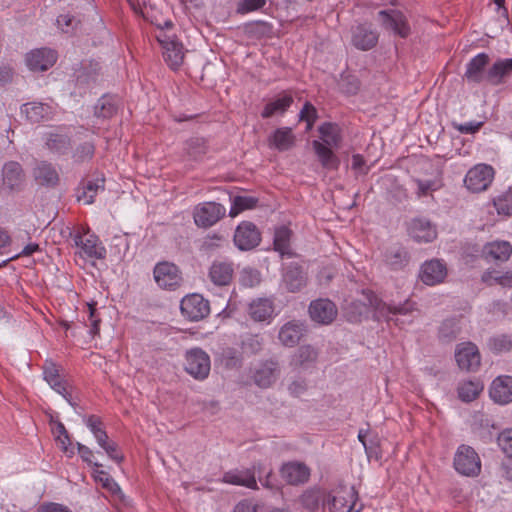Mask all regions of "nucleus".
Segmentation results:
<instances>
[{
    "label": "nucleus",
    "instance_id": "f257e3e1",
    "mask_svg": "<svg viewBox=\"0 0 512 512\" xmlns=\"http://www.w3.org/2000/svg\"><path fill=\"white\" fill-rule=\"evenodd\" d=\"M320 140H313V150L324 169L337 170L340 165V159L334 153V149H339L342 144V131L338 124L324 122L318 127Z\"/></svg>",
    "mask_w": 512,
    "mask_h": 512
},
{
    "label": "nucleus",
    "instance_id": "f03ea898",
    "mask_svg": "<svg viewBox=\"0 0 512 512\" xmlns=\"http://www.w3.org/2000/svg\"><path fill=\"white\" fill-rule=\"evenodd\" d=\"M377 18L381 27L394 36L406 39L411 35V25L401 10L394 8L380 10Z\"/></svg>",
    "mask_w": 512,
    "mask_h": 512
},
{
    "label": "nucleus",
    "instance_id": "7ed1b4c3",
    "mask_svg": "<svg viewBox=\"0 0 512 512\" xmlns=\"http://www.w3.org/2000/svg\"><path fill=\"white\" fill-rule=\"evenodd\" d=\"M358 501V492L354 486L339 485L328 491L326 507L329 512H359L354 510Z\"/></svg>",
    "mask_w": 512,
    "mask_h": 512
},
{
    "label": "nucleus",
    "instance_id": "20e7f679",
    "mask_svg": "<svg viewBox=\"0 0 512 512\" xmlns=\"http://www.w3.org/2000/svg\"><path fill=\"white\" fill-rule=\"evenodd\" d=\"M453 466L463 476L477 477L481 473V459L478 453L473 447L466 444L458 446Z\"/></svg>",
    "mask_w": 512,
    "mask_h": 512
},
{
    "label": "nucleus",
    "instance_id": "39448f33",
    "mask_svg": "<svg viewBox=\"0 0 512 512\" xmlns=\"http://www.w3.org/2000/svg\"><path fill=\"white\" fill-rule=\"evenodd\" d=\"M73 245L78 248L76 252L81 258L102 260L106 257V248L95 234L70 233Z\"/></svg>",
    "mask_w": 512,
    "mask_h": 512
},
{
    "label": "nucleus",
    "instance_id": "423d86ee",
    "mask_svg": "<svg viewBox=\"0 0 512 512\" xmlns=\"http://www.w3.org/2000/svg\"><path fill=\"white\" fill-rule=\"evenodd\" d=\"M153 276L156 284L165 290H176L182 284V272L174 263L163 261L155 265Z\"/></svg>",
    "mask_w": 512,
    "mask_h": 512
},
{
    "label": "nucleus",
    "instance_id": "0eeeda50",
    "mask_svg": "<svg viewBox=\"0 0 512 512\" xmlns=\"http://www.w3.org/2000/svg\"><path fill=\"white\" fill-rule=\"evenodd\" d=\"M494 178V169L487 164H477L468 170L464 184L466 188L473 192L479 193L485 191Z\"/></svg>",
    "mask_w": 512,
    "mask_h": 512
},
{
    "label": "nucleus",
    "instance_id": "6e6552de",
    "mask_svg": "<svg viewBox=\"0 0 512 512\" xmlns=\"http://www.w3.org/2000/svg\"><path fill=\"white\" fill-rule=\"evenodd\" d=\"M226 209L216 202L198 204L193 211L194 222L198 227L209 228L224 217Z\"/></svg>",
    "mask_w": 512,
    "mask_h": 512
},
{
    "label": "nucleus",
    "instance_id": "1a4fd4ad",
    "mask_svg": "<svg viewBox=\"0 0 512 512\" xmlns=\"http://www.w3.org/2000/svg\"><path fill=\"white\" fill-rule=\"evenodd\" d=\"M180 310L182 315L190 321H199L209 315L210 305L202 295L193 293L181 300Z\"/></svg>",
    "mask_w": 512,
    "mask_h": 512
},
{
    "label": "nucleus",
    "instance_id": "9d476101",
    "mask_svg": "<svg viewBox=\"0 0 512 512\" xmlns=\"http://www.w3.org/2000/svg\"><path fill=\"white\" fill-rule=\"evenodd\" d=\"M233 240L239 250L249 251L260 244L261 233L254 223L243 221L236 227Z\"/></svg>",
    "mask_w": 512,
    "mask_h": 512
},
{
    "label": "nucleus",
    "instance_id": "9b49d317",
    "mask_svg": "<svg viewBox=\"0 0 512 512\" xmlns=\"http://www.w3.org/2000/svg\"><path fill=\"white\" fill-rule=\"evenodd\" d=\"M211 368L209 355L200 348H193L186 353L185 369L195 379L208 377Z\"/></svg>",
    "mask_w": 512,
    "mask_h": 512
},
{
    "label": "nucleus",
    "instance_id": "f8f14e48",
    "mask_svg": "<svg viewBox=\"0 0 512 512\" xmlns=\"http://www.w3.org/2000/svg\"><path fill=\"white\" fill-rule=\"evenodd\" d=\"M490 57L487 53H479L469 60L463 79L468 84L479 85L488 83V69Z\"/></svg>",
    "mask_w": 512,
    "mask_h": 512
},
{
    "label": "nucleus",
    "instance_id": "ddd939ff",
    "mask_svg": "<svg viewBox=\"0 0 512 512\" xmlns=\"http://www.w3.org/2000/svg\"><path fill=\"white\" fill-rule=\"evenodd\" d=\"M455 359L461 370L477 371L481 365V355L478 347L468 341L456 346Z\"/></svg>",
    "mask_w": 512,
    "mask_h": 512
},
{
    "label": "nucleus",
    "instance_id": "4468645a",
    "mask_svg": "<svg viewBox=\"0 0 512 512\" xmlns=\"http://www.w3.org/2000/svg\"><path fill=\"white\" fill-rule=\"evenodd\" d=\"M420 281L427 286H435L444 282L447 277V266L443 260L431 259L425 261L418 275Z\"/></svg>",
    "mask_w": 512,
    "mask_h": 512
},
{
    "label": "nucleus",
    "instance_id": "2eb2a0df",
    "mask_svg": "<svg viewBox=\"0 0 512 512\" xmlns=\"http://www.w3.org/2000/svg\"><path fill=\"white\" fill-rule=\"evenodd\" d=\"M25 181V173L16 161H9L2 168V182L0 188L4 191L13 192L22 189Z\"/></svg>",
    "mask_w": 512,
    "mask_h": 512
},
{
    "label": "nucleus",
    "instance_id": "dca6fc26",
    "mask_svg": "<svg viewBox=\"0 0 512 512\" xmlns=\"http://www.w3.org/2000/svg\"><path fill=\"white\" fill-rule=\"evenodd\" d=\"M282 283L288 292H299L307 284V273L298 262H291L283 268Z\"/></svg>",
    "mask_w": 512,
    "mask_h": 512
},
{
    "label": "nucleus",
    "instance_id": "f3484780",
    "mask_svg": "<svg viewBox=\"0 0 512 512\" xmlns=\"http://www.w3.org/2000/svg\"><path fill=\"white\" fill-rule=\"evenodd\" d=\"M25 61L31 71L43 72L56 63L57 53L49 48L34 49L26 54Z\"/></svg>",
    "mask_w": 512,
    "mask_h": 512
},
{
    "label": "nucleus",
    "instance_id": "a211bd4d",
    "mask_svg": "<svg viewBox=\"0 0 512 512\" xmlns=\"http://www.w3.org/2000/svg\"><path fill=\"white\" fill-rule=\"evenodd\" d=\"M378 39V32L368 24H358L351 29V43L358 50H371L377 45Z\"/></svg>",
    "mask_w": 512,
    "mask_h": 512
},
{
    "label": "nucleus",
    "instance_id": "6ab92c4d",
    "mask_svg": "<svg viewBox=\"0 0 512 512\" xmlns=\"http://www.w3.org/2000/svg\"><path fill=\"white\" fill-rule=\"evenodd\" d=\"M309 314L313 321L328 325L335 320L338 310L331 300L320 298L310 303Z\"/></svg>",
    "mask_w": 512,
    "mask_h": 512
},
{
    "label": "nucleus",
    "instance_id": "aec40b11",
    "mask_svg": "<svg viewBox=\"0 0 512 512\" xmlns=\"http://www.w3.org/2000/svg\"><path fill=\"white\" fill-rule=\"evenodd\" d=\"M280 374L279 363L269 359L261 362L254 370L253 381L260 388H269Z\"/></svg>",
    "mask_w": 512,
    "mask_h": 512
},
{
    "label": "nucleus",
    "instance_id": "412c9836",
    "mask_svg": "<svg viewBox=\"0 0 512 512\" xmlns=\"http://www.w3.org/2000/svg\"><path fill=\"white\" fill-rule=\"evenodd\" d=\"M362 294L366 302L354 301L346 309L348 320L351 322L360 321L362 315L367 313L369 307L375 310L381 309L382 301L375 293L370 290H363Z\"/></svg>",
    "mask_w": 512,
    "mask_h": 512
},
{
    "label": "nucleus",
    "instance_id": "4be33fe9",
    "mask_svg": "<svg viewBox=\"0 0 512 512\" xmlns=\"http://www.w3.org/2000/svg\"><path fill=\"white\" fill-rule=\"evenodd\" d=\"M280 475L290 485H301L309 480L310 469L304 463L291 461L281 466Z\"/></svg>",
    "mask_w": 512,
    "mask_h": 512
},
{
    "label": "nucleus",
    "instance_id": "5701e85b",
    "mask_svg": "<svg viewBox=\"0 0 512 512\" xmlns=\"http://www.w3.org/2000/svg\"><path fill=\"white\" fill-rule=\"evenodd\" d=\"M234 277L233 263L224 260H215L212 262L208 278L216 286L222 287L229 285Z\"/></svg>",
    "mask_w": 512,
    "mask_h": 512
},
{
    "label": "nucleus",
    "instance_id": "b1692460",
    "mask_svg": "<svg viewBox=\"0 0 512 512\" xmlns=\"http://www.w3.org/2000/svg\"><path fill=\"white\" fill-rule=\"evenodd\" d=\"M409 235L416 242H432L437 237L436 227L426 218L413 219L408 227Z\"/></svg>",
    "mask_w": 512,
    "mask_h": 512
},
{
    "label": "nucleus",
    "instance_id": "393cba45",
    "mask_svg": "<svg viewBox=\"0 0 512 512\" xmlns=\"http://www.w3.org/2000/svg\"><path fill=\"white\" fill-rule=\"evenodd\" d=\"M33 178L38 185L55 187L60 181L56 168L47 161L37 162L32 171Z\"/></svg>",
    "mask_w": 512,
    "mask_h": 512
},
{
    "label": "nucleus",
    "instance_id": "a878e982",
    "mask_svg": "<svg viewBox=\"0 0 512 512\" xmlns=\"http://www.w3.org/2000/svg\"><path fill=\"white\" fill-rule=\"evenodd\" d=\"M491 399L498 404H508L512 402V377L499 376L493 380L490 391Z\"/></svg>",
    "mask_w": 512,
    "mask_h": 512
},
{
    "label": "nucleus",
    "instance_id": "bb28decb",
    "mask_svg": "<svg viewBox=\"0 0 512 512\" xmlns=\"http://www.w3.org/2000/svg\"><path fill=\"white\" fill-rule=\"evenodd\" d=\"M305 334V326L297 320L285 323L279 330L278 339L286 347L296 346Z\"/></svg>",
    "mask_w": 512,
    "mask_h": 512
},
{
    "label": "nucleus",
    "instance_id": "cd10ccee",
    "mask_svg": "<svg viewBox=\"0 0 512 512\" xmlns=\"http://www.w3.org/2000/svg\"><path fill=\"white\" fill-rule=\"evenodd\" d=\"M274 310V302L271 298H257L249 304L248 314L255 322H270Z\"/></svg>",
    "mask_w": 512,
    "mask_h": 512
},
{
    "label": "nucleus",
    "instance_id": "c85d7f7f",
    "mask_svg": "<svg viewBox=\"0 0 512 512\" xmlns=\"http://www.w3.org/2000/svg\"><path fill=\"white\" fill-rule=\"evenodd\" d=\"M296 142L295 135L289 127L277 128L269 137L268 145L270 148L283 152L290 150Z\"/></svg>",
    "mask_w": 512,
    "mask_h": 512
},
{
    "label": "nucleus",
    "instance_id": "c756f323",
    "mask_svg": "<svg viewBox=\"0 0 512 512\" xmlns=\"http://www.w3.org/2000/svg\"><path fill=\"white\" fill-rule=\"evenodd\" d=\"M512 74V58H499L488 68V84L498 86Z\"/></svg>",
    "mask_w": 512,
    "mask_h": 512
},
{
    "label": "nucleus",
    "instance_id": "7c9ffc66",
    "mask_svg": "<svg viewBox=\"0 0 512 512\" xmlns=\"http://www.w3.org/2000/svg\"><path fill=\"white\" fill-rule=\"evenodd\" d=\"M222 482L231 485L244 486L250 489L257 488L254 472L250 469H235L227 471L223 474Z\"/></svg>",
    "mask_w": 512,
    "mask_h": 512
},
{
    "label": "nucleus",
    "instance_id": "2f4dec72",
    "mask_svg": "<svg viewBox=\"0 0 512 512\" xmlns=\"http://www.w3.org/2000/svg\"><path fill=\"white\" fill-rule=\"evenodd\" d=\"M292 231L286 226L276 228L273 239L274 250L277 251L281 258H292L295 256L291 248Z\"/></svg>",
    "mask_w": 512,
    "mask_h": 512
},
{
    "label": "nucleus",
    "instance_id": "473e14b6",
    "mask_svg": "<svg viewBox=\"0 0 512 512\" xmlns=\"http://www.w3.org/2000/svg\"><path fill=\"white\" fill-rule=\"evenodd\" d=\"M482 253L487 260L505 262L512 254V246L507 241H494L487 243Z\"/></svg>",
    "mask_w": 512,
    "mask_h": 512
},
{
    "label": "nucleus",
    "instance_id": "72a5a7b5",
    "mask_svg": "<svg viewBox=\"0 0 512 512\" xmlns=\"http://www.w3.org/2000/svg\"><path fill=\"white\" fill-rule=\"evenodd\" d=\"M21 112L30 122L38 123L51 117L52 107L45 103L29 102L22 105Z\"/></svg>",
    "mask_w": 512,
    "mask_h": 512
},
{
    "label": "nucleus",
    "instance_id": "f704fd0d",
    "mask_svg": "<svg viewBox=\"0 0 512 512\" xmlns=\"http://www.w3.org/2000/svg\"><path fill=\"white\" fill-rule=\"evenodd\" d=\"M318 352L311 345L300 346L291 359V366L295 369H308L317 360Z\"/></svg>",
    "mask_w": 512,
    "mask_h": 512
},
{
    "label": "nucleus",
    "instance_id": "c9c22d12",
    "mask_svg": "<svg viewBox=\"0 0 512 512\" xmlns=\"http://www.w3.org/2000/svg\"><path fill=\"white\" fill-rule=\"evenodd\" d=\"M327 495L328 491L325 489L311 488L301 495L300 500L306 509L314 512L320 507V505L326 508Z\"/></svg>",
    "mask_w": 512,
    "mask_h": 512
},
{
    "label": "nucleus",
    "instance_id": "e433bc0d",
    "mask_svg": "<svg viewBox=\"0 0 512 512\" xmlns=\"http://www.w3.org/2000/svg\"><path fill=\"white\" fill-rule=\"evenodd\" d=\"M293 103V97L288 93H282L278 98L269 101L261 112V117L266 119L277 114H284Z\"/></svg>",
    "mask_w": 512,
    "mask_h": 512
},
{
    "label": "nucleus",
    "instance_id": "4c0bfd02",
    "mask_svg": "<svg viewBox=\"0 0 512 512\" xmlns=\"http://www.w3.org/2000/svg\"><path fill=\"white\" fill-rule=\"evenodd\" d=\"M45 145L52 153L64 155L71 147V139L66 134L49 132L45 134Z\"/></svg>",
    "mask_w": 512,
    "mask_h": 512
},
{
    "label": "nucleus",
    "instance_id": "58836bf2",
    "mask_svg": "<svg viewBox=\"0 0 512 512\" xmlns=\"http://www.w3.org/2000/svg\"><path fill=\"white\" fill-rule=\"evenodd\" d=\"M81 191L79 190L77 199L83 200L85 204L94 203L95 197L100 190H104L105 178H96L94 180L82 181Z\"/></svg>",
    "mask_w": 512,
    "mask_h": 512
},
{
    "label": "nucleus",
    "instance_id": "ea45409f",
    "mask_svg": "<svg viewBox=\"0 0 512 512\" xmlns=\"http://www.w3.org/2000/svg\"><path fill=\"white\" fill-rule=\"evenodd\" d=\"M118 99L115 96H102L94 107V115L97 118L109 119L118 111Z\"/></svg>",
    "mask_w": 512,
    "mask_h": 512
},
{
    "label": "nucleus",
    "instance_id": "a19ab883",
    "mask_svg": "<svg viewBox=\"0 0 512 512\" xmlns=\"http://www.w3.org/2000/svg\"><path fill=\"white\" fill-rule=\"evenodd\" d=\"M461 319L449 318L444 320L438 330L439 340L444 343L454 341L461 333Z\"/></svg>",
    "mask_w": 512,
    "mask_h": 512
},
{
    "label": "nucleus",
    "instance_id": "79ce46f5",
    "mask_svg": "<svg viewBox=\"0 0 512 512\" xmlns=\"http://www.w3.org/2000/svg\"><path fill=\"white\" fill-rule=\"evenodd\" d=\"M173 46L175 49H171L168 45L162 48L163 57L171 69L177 70L183 64L185 52L183 44L178 40L173 42Z\"/></svg>",
    "mask_w": 512,
    "mask_h": 512
},
{
    "label": "nucleus",
    "instance_id": "37998d69",
    "mask_svg": "<svg viewBox=\"0 0 512 512\" xmlns=\"http://www.w3.org/2000/svg\"><path fill=\"white\" fill-rule=\"evenodd\" d=\"M483 383L480 380L463 381L458 386V397L463 402L475 400L483 391Z\"/></svg>",
    "mask_w": 512,
    "mask_h": 512
},
{
    "label": "nucleus",
    "instance_id": "c03bdc74",
    "mask_svg": "<svg viewBox=\"0 0 512 512\" xmlns=\"http://www.w3.org/2000/svg\"><path fill=\"white\" fill-rule=\"evenodd\" d=\"M385 261L391 269L399 270L408 264L409 254L402 247L393 248L386 252Z\"/></svg>",
    "mask_w": 512,
    "mask_h": 512
},
{
    "label": "nucleus",
    "instance_id": "a18cd8bd",
    "mask_svg": "<svg viewBox=\"0 0 512 512\" xmlns=\"http://www.w3.org/2000/svg\"><path fill=\"white\" fill-rule=\"evenodd\" d=\"M264 340L258 334H245L241 338V349L246 355L258 354L263 348Z\"/></svg>",
    "mask_w": 512,
    "mask_h": 512
},
{
    "label": "nucleus",
    "instance_id": "49530a36",
    "mask_svg": "<svg viewBox=\"0 0 512 512\" xmlns=\"http://www.w3.org/2000/svg\"><path fill=\"white\" fill-rule=\"evenodd\" d=\"M257 203L258 199L253 196H235L232 201L229 215L231 217H235L245 210L255 208Z\"/></svg>",
    "mask_w": 512,
    "mask_h": 512
},
{
    "label": "nucleus",
    "instance_id": "de8ad7c7",
    "mask_svg": "<svg viewBox=\"0 0 512 512\" xmlns=\"http://www.w3.org/2000/svg\"><path fill=\"white\" fill-rule=\"evenodd\" d=\"M487 345L491 352L501 354L512 349V340L507 335H497L489 338Z\"/></svg>",
    "mask_w": 512,
    "mask_h": 512
},
{
    "label": "nucleus",
    "instance_id": "09e8293b",
    "mask_svg": "<svg viewBox=\"0 0 512 512\" xmlns=\"http://www.w3.org/2000/svg\"><path fill=\"white\" fill-rule=\"evenodd\" d=\"M95 154V144L92 141H87L79 144L72 155L74 162L84 163L92 160Z\"/></svg>",
    "mask_w": 512,
    "mask_h": 512
},
{
    "label": "nucleus",
    "instance_id": "8fccbe9b",
    "mask_svg": "<svg viewBox=\"0 0 512 512\" xmlns=\"http://www.w3.org/2000/svg\"><path fill=\"white\" fill-rule=\"evenodd\" d=\"M498 214L512 216V189H508L493 201Z\"/></svg>",
    "mask_w": 512,
    "mask_h": 512
},
{
    "label": "nucleus",
    "instance_id": "3c124183",
    "mask_svg": "<svg viewBox=\"0 0 512 512\" xmlns=\"http://www.w3.org/2000/svg\"><path fill=\"white\" fill-rule=\"evenodd\" d=\"M207 145L204 138L193 137L186 141L185 150L193 158H198L207 152Z\"/></svg>",
    "mask_w": 512,
    "mask_h": 512
},
{
    "label": "nucleus",
    "instance_id": "603ef678",
    "mask_svg": "<svg viewBox=\"0 0 512 512\" xmlns=\"http://www.w3.org/2000/svg\"><path fill=\"white\" fill-rule=\"evenodd\" d=\"M56 23L58 28L61 29L64 33H70L78 27L80 21L75 16L67 13L59 15L57 17Z\"/></svg>",
    "mask_w": 512,
    "mask_h": 512
},
{
    "label": "nucleus",
    "instance_id": "864d4df0",
    "mask_svg": "<svg viewBox=\"0 0 512 512\" xmlns=\"http://www.w3.org/2000/svg\"><path fill=\"white\" fill-rule=\"evenodd\" d=\"M317 117L316 108L310 102H306L299 113L300 121H304L307 124L306 130H310L313 127Z\"/></svg>",
    "mask_w": 512,
    "mask_h": 512
},
{
    "label": "nucleus",
    "instance_id": "5fc2aeb1",
    "mask_svg": "<svg viewBox=\"0 0 512 512\" xmlns=\"http://www.w3.org/2000/svg\"><path fill=\"white\" fill-rule=\"evenodd\" d=\"M221 358L228 368H234L241 364V355L237 349L233 347L224 348L221 352Z\"/></svg>",
    "mask_w": 512,
    "mask_h": 512
},
{
    "label": "nucleus",
    "instance_id": "6e6d98bb",
    "mask_svg": "<svg viewBox=\"0 0 512 512\" xmlns=\"http://www.w3.org/2000/svg\"><path fill=\"white\" fill-rule=\"evenodd\" d=\"M265 4L266 0H240L237 3L236 12L244 15L263 8Z\"/></svg>",
    "mask_w": 512,
    "mask_h": 512
},
{
    "label": "nucleus",
    "instance_id": "4d7b16f0",
    "mask_svg": "<svg viewBox=\"0 0 512 512\" xmlns=\"http://www.w3.org/2000/svg\"><path fill=\"white\" fill-rule=\"evenodd\" d=\"M383 307H386L387 308V311L391 314H402V315H406L408 313H411L412 311H414L416 309L415 307V302L407 299L405 300L403 303H400L398 305L396 304H389V305H386V304H383Z\"/></svg>",
    "mask_w": 512,
    "mask_h": 512
},
{
    "label": "nucleus",
    "instance_id": "13d9d810",
    "mask_svg": "<svg viewBox=\"0 0 512 512\" xmlns=\"http://www.w3.org/2000/svg\"><path fill=\"white\" fill-rule=\"evenodd\" d=\"M498 445L508 457L512 458V429H505L498 436Z\"/></svg>",
    "mask_w": 512,
    "mask_h": 512
},
{
    "label": "nucleus",
    "instance_id": "bf43d9fd",
    "mask_svg": "<svg viewBox=\"0 0 512 512\" xmlns=\"http://www.w3.org/2000/svg\"><path fill=\"white\" fill-rule=\"evenodd\" d=\"M340 87L342 92L348 95H355L360 89V81L357 77L348 75L342 78Z\"/></svg>",
    "mask_w": 512,
    "mask_h": 512
},
{
    "label": "nucleus",
    "instance_id": "052dcab7",
    "mask_svg": "<svg viewBox=\"0 0 512 512\" xmlns=\"http://www.w3.org/2000/svg\"><path fill=\"white\" fill-rule=\"evenodd\" d=\"M43 375H44L45 381L49 385H52L53 382H57V380L62 379L60 376V373H59L58 366L52 361L45 362V364L43 366Z\"/></svg>",
    "mask_w": 512,
    "mask_h": 512
},
{
    "label": "nucleus",
    "instance_id": "680f3d73",
    "mask_svg": "<svg viewBox=\"0 0 512 512\" xmlns=\"http://www.w3.org/2000/svg\"><path fill=\"white\" fill-rule=\"evenodd\" d=\"M94 478L97 482H100L102 486L109 491H114L116 488H118V485L113 480V478L105 471L100 470L99 468H96L94 470Z\"/></svg>",
    "mask_w": 512,
    "mask_h": 512
},
{
    "label": "nucleus",
    "instance_id": "e2e57ef3",
    "mask_svg": "<svg viewBox=\"0 0 512 512\" xmlns=\"http://www.w3.org/2000/svg\"><path fill=\"white\" fill-rule=\"evenodd\" d=\"M50 387L57 393L62 395L71 406L74 407L76 405V403L73 402L71 393L68 391L69 385L67 381L63 379L57 380V382H53V384L50 385Z\"/></svg>",
    "mask_w": 512,
    "mask_h": 512
},
{
    "label": "nucleus",
    "instance_id": "0e129e2a",
    "mask_svg": "<svg viewBox=\"0 0 512 512\" xmlns=\"http://www.w3.org/2000/svg\"><path fill=\"white\" fill-rule=\"evenodd\" d=\"M483 122H467V123H456L452 122V126L455 130L462 134H474L480 130Z\"/></svg>",
    "mask_w": 512,
    "mask_h": 512
},
{
    "label": "nucleus",
    "instance_id": "69168bd1",
    "mask_svg": "<svg viewBox=\"0 0 512 512\" xmlns=\"http://www.w3.org/2000/svg\"><path fill=\"white\" fill-rule=\"evenodd\" d=\"M271 26L264 21H257L246 25L247 33L263 36L270 31Z\"/></svg>",
    "mask_w": 512,
    "mask_h": 512
},
{
    "label": "nucleus",
    "instance_id": "338daca9",
    "mask_svg": "<svg viewBox=\"0 0 512 512\" xmlns=\"http://www.w3.org/2000/svg\"><path fill=\"white\" fill-rule=\"evenodd\" d=\"M108 457L117 463H121L124 460V455L119 450L118 444L114 441H111L106 446L102 448Z\"/></svg>",
    "mask_w": 512,
    "mask_h": 512
},
{
    "label": "nucleus",
    "instance_id": "774afa93",
    "mask_svg": "<svg viewBox=\"0 0 512 512\" xmlns=\"http://www.w3.org/2000/svg\"><path fill=\"white\" fill-rule=\"evenodd\" d=\"M37 512H72L67 506L59 503L48 502L41 504Z\"/></svg>",
    "mask_w": 512,
    "mask_h": 512
}]
</instances>
